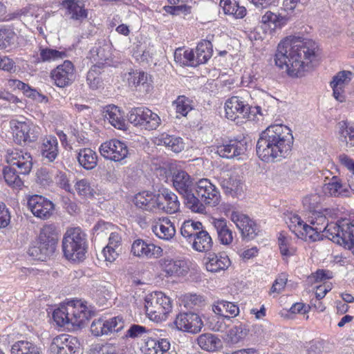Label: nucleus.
Listing matches in <instances>:
<instances>
[{"label": "nucleus", "mask_w": 354, "mask_h": 354, "mask_svg": "<svg viewBox=\"0 0 354 354\" xmlns=\"http://www.w3.org/2000/svg\"><path fill=\"white\" fill-rule=\"evenodd\" d=\"M317 50V44L311 39L289 36L279 44L275 64L290 76L299 77L316 59Z\"/></svg>", "instance_id": "1"}, {"label": "nucleus", "mask_w": 354, "mask_h": 354, "mask_svg": "<svg viewBox=\"0 0 354 354\" xmlns=\"http://www.w3.org/2000/svg\"><path fill=\"white\" fill-rule=\"evenodd\" d=\"M292 143L293 136L288 127L270 125L260 134L257 143V154L264 162L280 160L289 155Z\"/></svg>", "instance_id": "2"}, {"label": "nucleus", "mask_w": 354, "mask_h": 354, "mask_svg": "<svg viewBox=\"0 0 354 354\" xmlns=\"http://www.w3.org/2000/svg\"><path fill=\"white\" fill-rule=\"evenodd\" d=\"M309 222L317 232L323 233L322 236L351 250L354 255V220L344 218L328 223L324 212L319 211L312 214Z\"/></svg>", "instance_id": "3"}, {"label": "nucleus", "mask_w": 354, "mask_h": 354, "mask_svg": "<svg viewBox=\"0 0 354 354\" xmlns=\"http://www.w3.org/2000/svg\"><path fill=\"white\" fill-rule=\"evenodd\" d=\"M58 242V231L54 224H46L31 241L27 253L34 260L46 261L55 253Z\"/></svg>", "instance_id": "4"}, {"label": "nucleus", "mask_w": 354, "mask_h": 354, "mask_svg": "<svg viewBox=\"0 0 354 354\" xmlns=\"http://www.w3.org/2000/svg\"><path fill=\"white\" fill-rule=\"evenodd\" d=\"M62 248L64 257L73 262H81L86 258L88 250L87 236L80 227L66 229Z\"/></svg>", "instance_id": "5"}, {"label": "nucleus", "mask_w": 354, "mask_h": 354, "mask_svg": "<svg viewBox=\"0 0 354 354\" xmlns=\"http://www.w3.org/2000/svg\"><path fill=\"white\" fill-rule=\"evenodd\" d=\"M195 198L201 204L199 209H194L187 207L195 213L203 214L205 212V205L215 207L218 205L221 200V194L218 188L207 178L200 179L195 183L194 189Z\"/></svg>", "instance_id": "6"}, {"label": "nucleus", "mask_w": 354, "mask_h": 354, "mask_svg": "<svg viewBox=\"0 0 354 354\" xmlns=\"http://www.w3.org/2000/svg\"><path fill=\"white\" fill-rule=\"evenodd\" d=\"M171 180L175 189L183 196L187 207H192L196 210L201 208V204L195 198L194 193L195 183L185 171H175L171 175Z\"/></svg>", "instance_id": "7"}, {"label": "nucleus", "mask_w": 354, "mask_h": 354, "mask_svg": "<svg viewBox=\"0 0 354 354\" xmlns=\"http://www.w3.org/2000/svg\"><path fill=\"white\" fill-rule=\"evenodd\" d=\"M145 307L151 320L162 322L171 310V300L162 292H155L146 297Z\"/></svg>", "instance_id": "8"}, {"label": "nucleus", "mask_w": 354, "mask_h": 354, "mask_svg": "<svg viewBox=\"0 0 354 354\" xmlns=\"http://www.w3.org/2000/svg\"><path fill=\"white\" fill-rule=\"evenodd\" d=\"M225 111L226 118L236 122V124H241L243 118L254 120L257 113L262 115L261 109L259 106L252 107L236 96H233L227 100Z\"/></svg>", "instance_id": "9"}, {"label": "nucleus", "mask_w": 354, "mask_h": 354, "mask_svg": "<svg viewBox=\"0 0 354 354\" xmlns=\"http://www.w3.org/2000/svg\"><path fill=\"white\" fill-rule=\"evenodd\" d=\"M5 160L21 175L29 174L33 166V158L30 153L19 149H7Z\"/></svg>", "instance_id": "10"}, {"label": "nucleus", "mask_w": 354, "mask_h": 354, "mask_svg": "<svg viewBox=\"0 0 354 354\" xmlns=\"http://www.w3.org/2000/svg\"><path fill=\"white\" fill-rule=\"evenodd\" d=\"M124 327L122 317L116 316L109 319L99 318L93 321L91 325V333L96 336L108 335L121 331Z\"/></svg>", "instance_id": "11"}, {"label": "nucleus", "mask_w": 354, "mask_h": 354, "mask_svg": "<svg viewBox=\"0 0 354 354\" xmlns=\"http://www.w3.org/2000/svg\"><path fill=\"white\" fill-rule=\"evenodd\" d=\"M10 128L12 130L13 139L16 144L22 145L36 141L39 133L37 127L25 122L11 120Z\"/></svg>", "instance_id": "12"}, {"label": "nucleus", "mask_w": 354, "mask_h": 354, "mask_svg": "<svg viewBox=\"0 0 354 354\" xmlns=\"http://www.w3.org/2000/svg\"><path fill=\"white\" fill-rule=\"evenodd\" d=\"M161 271L168 277H179L187 275L189 271L187 261L184 258L165 257L158 261Z\"/></svg>", "instance_id": "13"}, {"label": "nucleus", "mask_w": 354, "mask_h": 354, "mask_svg": "<svg viewBox=\"0 0 354 354\" xmlns=\"http://www.w3.org/2000/svg\"><path fill=\"white\" fill-rule=\"evenodd\" d=\"M66 308L73 326H81L95 315V310L88 309L81 301H71L66 305Z\"/></svg>", "instance_id": "14"}, {"label": "nucleus", "mask_w": 354, "mask_h": 354, "mask_svg": "<svg viewBox=\"0 0 354 354\" xmlns=\"http://www.w3.org/2000/svg\"><path fill=\"white\" fill-rule=\"evenodd\" d=\"M100 152L105 158L115 162L123 160L129 154L127 145L117 139L102 143L100 147Z\"/></svg>", "instance_id": "15"}, {"label": "nucleus", "mask_w": 354, "mask_h": 354, "mask_svg": "<svg viewBox=\"0 0 354 354\" xmlns=\"http://www.w3.org/2000/svg\"><path fill=\"white\" fill-rule=\"evenodd\" d=\"M75 68L73 64L66 60L58 65L50 73V77L55 84L59 88L70 86L75 80Z\"/></svg>", "instance_id": "16"}, {"label": "nucleus", "mask_w": 354, "mask_h": 354, "mask_svg": "<svg viewBox=\"0 0 354 354\" xmlns=\"http://www.w3.org/2000/svg\"><path fill=\"white\" fill-rule=\"evenodd\" d=\"M157 211L167 214H174L180 209L178 196L167 188L159 189L157 192Z\"/></svg>", "instance_id": "17"}, {"label": "nucleus", "mask_w": 354, "mask_h": 354, "mask_svg": "<svg viewBox=\"0 0 354 354\" xmlns=\"http://www.w3.org/2000/svg\"><path fill=\"white\" fill-rule=\"evenodd\" d=\"M231 220L239 229L244 239L252 240L254 239L260 232L259 227L255 221L250 218V217L245 214L237 212H232L231 214Z\"/></svg>", "instance_id": "18"}, {"label": "nucleus", "mask_w": 354, "mask_h": 354, "mask_svg": "<svg viewBox=\"0 0 354 354\" xmlns=\"http://www.w3.org/2000/svg\"><path fill=\"white\" fill-rule=\"evenodd\" d=\"M28 207L35 216L44 220L49 218L54 210V204L39 195L30 196L28 200Z\"/></svg>", "instance_id": "19"}, {"label": "nucleus", "mask_w": 354, "mask_h": 354, "mask_svg": "<svg viewBox=\"0 0 354 354\" xmlns=\"http://www.w3.org/2000/svg\"><path fill=\"white\" fill-rule=\"evenodd\" d=\"M51 349L56 354H79L80 343L75 337L62 334L53 339Z\"/></svg>", "instance_id": "20"}, {"label": "nucleus", "mask_w": 354, "mask_h": 354, "mask_svg": "<svg viewBox=\"0 0 354 354\" xmlns=\"http://www.w3.org/2000/svg\"><path fill=\"white\" fill-rule=\"evenodd\" d=\"M174 324L179 330L193 333L199 332L203 326L200 316L192 312L179 313L175 319Z\"/></svg>", "instance_id": "21"}, {"label": "nucleus", "mask_w": 354, "mask_h": 354, "mask_svg": "<svg viewBox=\"0 0 354 354\" xmlns=\"http://www.w3.org/2000/svg\"><path fill=\"white\" fill-rule=\"evenodd\" d=\"M248 141L245 138H235L218 146L216 152L221 157L232 158L244 154L248 150Z\"/></svg>", "instance_id": "22"}, {"label": "nucleus", "mask_w": 354, "mask_h": 354, "mask_svg": "<svg viewBox=\"0 0 354 354\" xmlns=\"http://www.w3.org/2000/svg\"><path fill=\"white\" fill-rule=\"evenodd\" d=\"M131 252L134 256L138 257L158 258L162 255V249L147 241L137 239L131 245Z\"/></svg>", "instance_id": "23"}, {"label": "nucleus", "mask_w": 354, "mask_h": 354, "mask_svg": "<svg viewBox=\"0 0 354 354\" xmlns=\"http://www.w3.org/2000/svg\"><path fill=\"white\" fill-rule=\"evenodd\" d=\"M206 260L207 270L214 273L224 271L231 265L230 259L224 252L209 253Z\"/></svg>", "instance_id": "24"}, {"label": "nucleus", "mask_w": 354, "mask_h": 354, "mask_svg": "<svg viewBox=\"0 0 354 354\" xmlns=\"http://www.w3.org/2000/svg\"><path fill=\"white\" fill-rule=\"evenodd\" d=\"M122 252V237L116 232H111L107 245L103 249L102 254L105 261L113 262Z\"/></svg>", "instance_id": "25"}, {"label": "nucleus", "mask_w": 354, "mask_h": 354, "mask_svg": "<svg viewBox=\"0 0 354 354\" xmlns=\"http://www.w3.org/2000/svg\"><path fill=\"white\" fill-rule=\"evenodd\" d=\"M41 154L44 161L47 163L54 162L59 155L57 139L49 136L44 140L41 147Z\"/></svg>", "instance_id": "26"}, {"label": "nucleus", "mask_w": 354, "mask_h": 354, "mask_svg": "<svg viewBox=\"0 0 354 354\" xmlns=\"http://www.w3.org/2000/svg\"><path fill=\"white\" fill-rule=\"evenodd\" d=\"M144 351L146 354H171L170 343L167 339H156L151 335L147 339Z\"/></svg>", "instance_id": "27"}, {"label": "nucleus", "mask_w": 354, "mask_h": 354, "mask_svg": "<svg viewBox=\"0 0 354 354\" xmlns=\"http://www.w3.org/2000/svg\"><path fill=\"white\" fill-rule=\"evenodd\" d=\"M220 180L221 186L227 194H238L242 190L241 180L235 172L224 174Z\"/></svg>", "instance_id": "28"}, {"label": "nucleus", "mask_w": 354, "mask_h": 354, "mask_svg": "<svg viewBox=\"0 0 354 354\" xmlns=\"http://www.w3.org/2000/svg\"><path fill=\"white\" fill-rule=\"evenodd\" d=\"M156 198L157 193L142 192L135 196L133 202L138 208L149 212H156Z\"/></svg>", "instance_id": "29"}, {"label": "nucleus", "mask_w": 354, "mask_h": 354, "mask_svg": "<svg viewBox=\"0 0 354 354\" xmlns=\"http://www.w3.org/2000/svg\"><path fill=\"white\" fill-rule=\"evenodd\" d=\"M212 224L220 243L223 245H230L233 241V234L227 221L225 218H214Z\"/></svg>", "instance_id": "30"}, {"label": "nucleus", "mask_w": 354, "mask_h": 354, "mask_svg": "<svg viewBox=\"0 0 354 354\" xmlns=\"http://www.w3.org/2000/svg\"><path fill=\"white\" fill-rule=\"evenodd\" d=\"M105 118L115 128L120 130L126 129L124 113L115 105H109L105 111Z\"/></svg>", "instance_id": "31"}, {"label": "nucleus", "mask_w": 354, "mask_h": 354, "mask_svg": "<svg viewBox=\"0 0 354 354\" xmlns=\"http://www.w3.org/2000/svg\"><path fill=\"white\" fill-rule=\"evenodd\" d=\"M77 160L81 167L86 170H92L97 165V155L90 148H82L78 150Z\"/></svg>", "instance_id": "32"}, {"label": "nucleus", "mask_w": 354, "mask_h": 354, "mask_svg": "<svg viewBox=\"0 0 354 354\" xmlns=\"http://www.w3.org/2000/svg\"><path fill=\"white\" fill-rule=\"evenodd\" d=\"M125 79L128 82V86H142L149 88L152 86L153 80L151 75L144 71H132L125 74Z\"/></svg>", "instance_id": "33"}, {"label": "nucleus", "mask_w": 354, "mask_h": 354, "mask_svg": "<svg viewBox=\"0 0 354 354\" xmlns=\"http://www.w3.org/2000/svg\"><path fill=\"white\" fill-rule=\"evenodd\" d=\"M152 231L158 238L164 240L171 239L176 234L175 226L168 218H163L153 225Z\"/></svg>", "instance_id": "34"}, {"label": "nucleus", "mask_w": 354, "mask_h": 354, "mask_svg": "<svg viewBox=\"0 0 354 354\" xmlns=\"http://www.w3.org/2000/svg\"><path fill=\"white\" fill-rule=\"evenodd\" d=\"M192 242V248L201 252L210 250L213 245L212 237L203 227L198 232Z\"/></svg>", "instance_id": "35"}, {"label": "nucleus", "mask_w": 354, "mask_h": 354, "mask_svg": "<svg viewBox=\"0 0 354 354\" xmlns=\"http://www.w3.org/2000/svg\"><path fill=\"white\" fill-rule=\"evenodd\" d=\"M156 140L158 145H164L175 153H179L184 149L185 145L180 137L163 133Z\"/></svg>", "instance_id": "36"}, {"label": "nucleus", "mask_w": 354, "mask_h": 354, "mask_svg": "<svg viewBox=\"0 0 354 354\" xmlns=\"http://www.w3.org/2000/svg\"><path fill=\"white\" fill-rule=\"evenodd\" d=\"M322 192L326 196L337 197L346 196L348 190L343 186L337 176H333L328 183L323 185Z\"/></svg>", "instance_id": "37"}, {"label": "nucleus", "mask_w": 354, "mask_h": 354, "mask_svg": "<svg viewBox=\"0 0 354 354\" xmlns=\"http://www.w3.org/2000/svg\"><path fill=\"white\" fill-rule=\"evenodd\" d=\"M212 44L208 40L201 41L194 52L196 66L206 63L212 55Z\"/></svg>", "instance_id": "38"}, {"label": "nucleus", "mask_w": 354, "mask_h": 354, "mask_svg": "<svg viewBox=\"0 0 354 354\" xmlns=\"http://www.w3.org/2000/svg\"><path fill=\"white\" fill-rule=\"evenodd\" d=\"M220 6L225 14L232 15L236 19H243L247 13L246 8L236 0H220Z\"/></svg>", "instance_id": "39"}, {"label": "nucleus", "mask_w": 354, "mask_h": 354, "mask_svg": "<svg viewBox=\"0 0 354 354\" xmlns=\"http://www.w3.org/2000/svg\"><path fill=\"white\" fill-rule=\"evenodd\" d=\"M198 346L207 351H216L222 347L221 339L212 333H204L197 338Z\"/></svg>", "instance_id": "40"}, {"label": "nucleus", "mask_w": 354, "mask_h": 354, "mask_svg": "<svg viewBox=\"0 0 354 354\" xmlns=\"http://www.w3.org/2000/svg\"><path fill=\"white\" fill-rule=\"evenodd\" d=\"M64 6L66 8V14L71 19L81 21L87 17V10L78 1L66 0L64 2Z\"/></svg>", "instance_id": "41"}, {"label": "nucleus", "mask_w": 354, "mask_h": 354, "mask_svg": "<svg viewBox=\"0 0 354 354\" xmlns=\"http://www.w3.org/2000/svg\"><path fill=\"white\" fill-rule=\"evenodd\" d=\"M11 354H42L41 347L35 344L24 340L15 342L10 349Z\"/></svg>", "instance_id": "42"}, {"label": "nucleus", "mask_w": 354, "mask_h": 354, "mask_svg": "<svg viewBox=\"0 0 354 354\" xmlns=\"http://www.w3.org/2000/svg\"><path fill=\"white\" fill-rule=\"evenodd\" d=\"M212 310L217 315H226L225 313H227L231 319L239 313V308L236 304L225 300L214 302L212 305Z\"/></svg>", "instance_id": "43"}, {"label": "nucleus", "mask_w": 354, "mask_h": 354, "mask_svg": "<svg viewBox=\"0 0 354 354\" xmlns=\"http://www.w3.org/2000/svg\"><path fill=\"white\" fill-rule=\"evenodd\" d=\"M232 320L230 315H221L215 314L209 317L208 326L209 328L215 332L223 333L231 325Z\"/></svg>", "instance_id": "44"}, {"label": "nucleus", "mask_w": 354, "mask_h": 354, "mask_svg": "<svg viewBox=\"0 0 354 354\" xmlns=\"http://www.w3.org/2000/svg\"><path fill=\"white\" fill-rule=\"evenodd\" d=\"M249 329L245 324L240 323L232 326L226 334V340L231 344H237L248 335Z\"/></svg>", "instance_id": "45"}, {"label": "nucleus", "mask_w": 354, "mask_h": 354, "mask_svg": "<svg viewBox=\"0 0 354 354\" xmlns=\"http://www.w3.org/2000/svg\"><path fill=\"white\" fill-rule=\"evenodd\" d=\"M289 20L287 15H282L280 13H274L270 10L261 17V22L268 26H273L274 28H281L285 26Z\"/></svg>", "instance_id": "46"}, {"label": "nucleus", "mask_w": 354, "mask_h": 354, "mask_svg": "<svg viewBox=\"0 0 354 354\" xmlns=\"http://www.w3.org/2000/svg\"><path fill=\"white\" fill-rule=\"evenodd\" d=\"M111 56V47L109 44L104 43L93 47L90 50V58L97 63H102V62L108 59Z\"/></svg>", "instance_id": "47"}, {"label": "nucleus", "mask_w": 354, "mask_h": 354, "mask_svg": "<svg viewBox=\"0 0 354 354\" xmlns=\"http://www.w3.org/2000/svg\"><path fill=\"white\" fill-rule=\"evenodd\" d=\"M202 228L203 225L201 222L187 220L184 221L182 224L180 233L189 242H192V240Z\"/></svg>", "instance_id": "48"}, {"label": "nucleus", "mask_w": 354, "mask_h": 354, "mask_svg": "<svg viewBox=\"0 0 354 354\" xmlns=\"http://www.w3.org/2000/svg\"><path fill=\"white\" fill-rule=\"evenodd\" d=\"M174 60L180 66H196L193 50L177 48L174 52Z\"/></svg>", "instance_id": "49"}, {"label": "nucleus", "mask_w": 354, "mask_h": 354, "mask_svg": "<svg viewBox=\"0 0 354 354\" xmlns=\"http://www.w3.org/2000/svg\"><path fill=\"white\" fill-rule=\"evenodd\" d=\"M354 76L350 71H341L336 73L330 82L331 88H342L348 85Z\"/></svg>", "instance_id": "50"}, {"label": "nucleus", "mask_w": 354, "mask_h": 354, "mask_svg": "<svg viewBox=\"0 0 354 354\" xmlns=\"http://www.w3.org/2000/svg\"><path fill=\"white\" fill-rule=\"evenodd\" d=\"M67 57L65 50H58L48 48H40L39 60L43 62H52Z\"/></svg>", "instance_id": "51"}, {"label": "nucleus", "mask_w": 354, "mask_h": 354, "mask_svg": "<svg viewBox=\"0 0 354 354\" xmlns=\"http://www.w3.org/2000/svg\"><path fill=\"white\" fill-rule=\"evenodd\" d=\"M151 335L152 332L148 330L145 326L138 324H131L127 330L125 337L131 339L142 338L145 343L147 339L149 338Z\"/></svg>", "instance_id": "52"}, {"label": "nucleus", "mask_w": 354, "mask_h": 354, "mask_svg": "<svg viewBox=\"0 0 354 354\" xmlns=\"http://www.w3.org/2000/svg\"><path fill=\"white\" fill-rule=\"evenodd\" d=\"M19 174L17 169L10 165L3 169L5 180L10 186L20 187L23 185V181L20 178Z\"/></svg>", "instance_id": "53"}, {"label": "nucleus", "mask_w": 354, "mask_h": 354, "mask_svg": "<svg viewBox=\"0 0 354 354\" xmlns=\"http://www.w3.org/2000/svg\"><path fill=\"white\" fill-rule=\"evenodd\" d=\"M279 250L283 258L293 256L296 252V248L292 245L291 239L280 234L278 238Z\"/></svg>", "instance_id": "54"}, {"label": "nucleus", "mask_w": 354, "mask_h": 354, "mask_svg": "<svg viewBox=\"0 0 354 354\" xmlns=\"http://www.w3.org/2000/svg\"><path fill=\"white\" fill-rule=\"evenodd\" d=\"M147 109L144 106L131 109L127 114L128 120L134 126H140L143 128L144 118Z\"/></svg>", "instance_id": "55"}, {"label": "nucleus", "mask_w": 354, "mask_h": 354, "mask_svg": "<svg viewBox=\"0 0 354 354\" xmlns=\"http://www.w3.org/2000/svg\"><path fill=\"white\" fill-rule=\"evenodd\" d=\"M143 128L146 130H156L160 125L161 120L158 114L152 112L149 109L145 111Z\"/></svg>", "instance_id": "56"}, {"label": "nucleus", "mask_w": 354, "mask_h": 354, "mask_svg": "<svg viewBox=\"0 0 354 354\" xmlns=\"http://www.w3.org/2000/svg\"><path fill=\"white\" fill-rule=\"evenodd\" d=\"M16 34L10 28L0 29V49L10 48L15 41Z\"/></svg>", "instance_id": "57"}, {"label": "nucleus", "mask_w": 354, "mask_h": 354, "mask_svg": "<svg viewBox=\"0 0 354 354\" xmlns=\"http://www.w3.org/2000/svg\"><path fill=\"white\" fill-rule=\"evenodd\" d=\"M298 234H299V238L306 240L308 238L313 241L321 239L322 236L319 232H317L315 227L313 225H308L306 223L299 230Z\"/></svg>", "instance_id": "58"}, {"label": "nucleus", "mask_w": 354, "mask_h": 354, "mask_svg": "<svg viewBox=\"0 0 354 354\" xmlns=\"http://www.w3.org/2000/svg\"><path fill=\"white\" fill-rule=\"evenodd\" d=\"M75 189L80 196L91 198L94 196L95 190L91 187L87 179H81L76 182L75 185Z\"/></svg>", "instance_id": "59"}, {"label": "nucleus", "mask_w": 354, "mask_h": 354, "mask_svg": "<svg viewBox=\"0 0 354 354\" xmlns=\"http://www.w3.org/2000/svg\"><path fill=\"white\" fill-rule=\"evenodd\" d=\"M341 136L344 138L346 145L354 147V127H349L346 121L339 123Z\"/></svg>", "instance_id": "60"}, {"label": "nucleus", "mask_w": 354, "mask_h": 354, "mask_svg": "<svg viewBox=\"0 0 354 354\" xmlns=\"http://www.w3.org/2000/svg\"><path fill=\"white\" fill-rule=\"evenodd\" d=\"M53 318L56 324L59 326H63L65 324L70 323V317L68 315L66 306L58 308L53 311Z\"/></svg>", "instance_id": "61"}, {"label": "nucleus", "mask_w": 354, "mask_h": 354, "mask_svg": "<svg viewBox=\"0 0 354 354\" xmlns=\"http://www.w3.org/2000/svg\"><path fill=\"white\" fill-rule=\"evenodd\" d=\"M320 196L317 194H312L303 199V204L310 212L314 213L319 212V205L320 203Z\"/></svg>", "instance_id": "62"}, {"label": "nucleus", "mask_w": 354, "mask_h": 354, "mask_svg": "<svg viewBox=\"0 0 354 354\" xmlns=\"http://www.w3.org/2000/svg\"><path fill=\"white\" fill-rule=\"evenodd\" d=\"M86 80L91 88L101 87V78L99 75L98 68L94 66L87 73Z\"/></svg>", "instance_id": "63"}, {"label": "nucleus", "mask_w": 354, "mask_h": 354, "mask_svg": "<svg viewBox=\"0 0 354 354\" xmlns=\"http://www.w3.org/2000/svg\"><path fill=\"white\" fill-rule=\"evenodd\" d=\"M37 183L42 186H49L53 183L52 175L48 169L41 167L36 173Z\"/></svg>", "instance_id": "64"}]
</instances>
